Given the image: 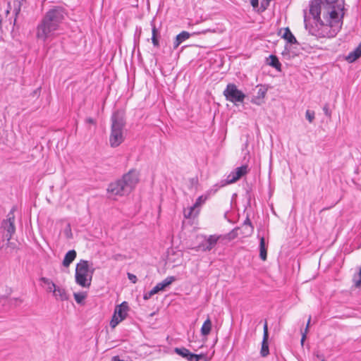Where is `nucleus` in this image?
Masks as SVG:
<instances>
[{
    "mask_svg": "<svg viewBox=\"0 0 361 361\" xmlns=\"http://www.w3.org/2000/svg\"><path fill=\"white\" fill-rule=\"evenodd\" d=\"M269 331L267 321L264 323L263 327V338L262 342V348L260 350V355L262 357H267L269 354Z\"/></svg>",
    "mask_w": 361,
    "mask_h": 361,
    "instance_id": "ddd939ff",
    "label": "nucleus"
},
{
    "mask_svg": "<svg viewBox=\"0 0 361 361\" xmlns=\"http://www.w3.org/2000/svg\"><path fill=\"white\" fill-rule=\"evenodd\" d=\"M40 281H42V283H44V284L47 285V286H51L53 287H55V283L49 279L48 278H46V277H41L40 278Z\"/></svg>",
    "mask_w": 361,
    "mask_h": 361,
    "instance_id": "2f4dec72",
    "label": "nucleus"
},
{
    "mask_svg": "<svg viewBox=\"0 0 361 361\" xmlns=\"http://www.w3.org/2000/svg\"><path fill=\"white\" fill-rule=\"evenodd\" d=\"M139 181V173L135 169H131L122 178L109 185L107 191L114 195L123 196L129 194Z\"/></svg>",
    "mask_w": 361,
    "mask_h": 361,
    "instance_id": "f03ea898",
    "label": "nucleus"
},
{
    "mask_svg": "<svg viewBox=\"0 0 361 361\" xmlns=\"http://www.w3.org/2000/svg\"><path fill=\"white\" fill-rule=\"evenodd\" d=\"M90 272L89 262L87 260L81 259L75 267V282L79 286L84 288H89L91 285V281L94 269L90 271V279H87L88 273Z\"/></svg>",
    "mask_w": 361,
    "mask_h": 361,
    "instance_id": "39448f33",
    "label": "nucleus"
},
{
    "mask_svg": "<svg viewBox=\"0 0 361 361\" xmlns=\"http://www.w3.org/2000/svg\"><path fill=\"white\" fill-rule=\"evenodd\" d=\"M269 61L267 63L271 66V67L276 68L277 71H281V64L278 59V57L275 55H270L269 56Z\"/></svg>",
    "mask_w": 361,
    "mask_h": 361,
    "instance_id": "4be33fe9",
    "label": "nucleus"
},
{
    "mask_svg": "<svg viewBox=\"0 0 361 361\" xmlns=\"http://www.w3.org/2000/svg\"><path fill=\"white\" fill-rule=\"evenodd\" d=\"M259 257L263 261H265L267 257V252L264 237H262L259 240Z\"/></svg>",
    "mask_w": 361,
    "mask_h": 361,
    "instance_id": "5701e85b",
    "label": "nucleus"
},
{
    "mask_svg": "<svg viewBox=\"0 0 361 361\" xmlns=\"http://www.w3.org/2000/svg\"><path fill=\"white\" fill-rule=\"evenodd\" d=\"M111 133L109 144L111 147H118L125 140L123 129L126 126V118L123 111L117 110L111 116Z\"/></svg>",
    "mask_w": 361,
    "mask_h": 361,
    "instance_id": "7ed1b4c3",
    "label": "nucleus"
},
{
    "mask_svg": "<svg viewBox=\"0 0 361 361\" xmlns=\"http://www.w3.org/2000/svg\"><path fill=\"white\" fill-rule=\"evenodd\" d=\"M282 38L286 39L288 43L290 44H298L296 38L291 32L290 30L288 27H286L284 29L283 34L282 35Z\"/></svg>",
    "mask_w": 361,
    "mask_h": 361,
    "instance_id": "aec40b11",
    "label": "nucleus"
},
{
    "mask_svg": "<svg viewBox=\"0 0 361 361\" xmlns=\"http://www.w3.org/2000/svg\"><path fill=\"white\" fill-rule=\"evenodd\" d=\"M152 42L153 45L156 47H159V42L158 40L157 36V37H152Z\"/></svg>",
    "mask_w": 361,
    "mask_h": 361,
    "instance_id": "c9c22d12",
    "label": "nucleus"
},
{
    "mask_svg": "<svg viewBox=\"0 0 361 361\" xmlns=\"http://www.w3.org/2000/svg\"><path fill=\"white\" fill-rule=\"evenodd\" d=\"M77 253L75 250H69L63 258L62 264L65 267H68L70 264L75 260Z\"/></svg>",
    "mask_w": 361,
    "mask_h": 361,
    "instance_id": "a211bd4d",
    "label": "nucleus"
},
{
    "mask_svg": "<svg viewBox=\"0 0 361 361\" xmlns=\"http://www.w3.org/2000/svg\"><path fill=\"white\" fill-rule=\"evenodd\" d=\"M176 280V278L173 276L166 277L161 282L158 283L150 291L145 293L143 295V299L145 300H149L154 294L159 293L161 290H164Z\"/></svg>",
    "mask_w": 361,
    "mask_h": 361,
    "instance_id": "9b49d317",
    "label": "nucleus"
},
{
    "mask_svg": "<svg viewBox=\"0 0 361 361\" xmlns=\"http://www.w3.org/2000/svg\"><path fill=\"white\" fill-rule=\"evenodd\" d=\"M123 319H121L118 317L114 314L112 319L110 322V326L114 329Z\"/></svg>",
    "mask_w": 361,
    "mask_h": 361,
    "instance_id": "cd10ccee",
    "label": "nucleus"
},
{
    "mask_svg": "<svg viewBox=\"0 0 361 361\" xmlns=\"http://www.w3.org/2000/svg\"><path fill=\"white\" fill-rule=\"evenodd\" d=\"M186 360L188 361H197L196 354L190 353Z\"/></svg>",
    "mask_w": 361,
    "mask_h": 361,
    "instance_id": "f704fd0d",
    "label": "nucleus"
},
{
    "mask_svg": "<svg viewBox=\"0 0 361 361\" xmlns=\"http://www.w3.org/2000/svg\"><path fill=\"white\" fill-rule=\"evenodd\" d=\"M128 278L133 283H135L137 282V276L133 274L128 273Z\"/></svg>",
    "mask_w": 361,
    "mask_h": 361,
    "instance_id": "72a5a7b5",
    "label": "nucleus"
},
{
    "mask_svg": "<svg viewBox=\"0 0 361 361\" xmlns=\"http://www.w3.org/2000/svg\"><path fill=\"white\" fill-rule=\"evenodd\" d=\"M306 334H307V333H305V332H304V333L302 334V338H301V343H302V344L303 343L304 341H305V338H306Z\"/></svg>",
    "mask_w": 361,
    "mask_h": 361,
    "instance_id": "c03bdc74",
    "label": "nucleus"
},
{
    "mask_svg": "<svg viewBox=\"0 0 361 361\" xmlns=\"http://www.w3.org/2000/svg\"><path fill=\"white\" fill-rule=\"evenodd\" d=\"M25 1V0H15L14 1L13 12V13L15 14L16 16H17L20 13V9H21V6L23 5V3Z\"/></svg>",
    "mask_w": 361,
    "mask_h": 361,
    "instance_id": "a878e982",
    "label": "nucleus"
},
{
    "mask_svg": "<svg viewBox=\"0 0 361 361\" xmlns=\"http://www.w3.org/2000/svg\"><path fill=\"white\" fill-rule=\"evenodd\" d=\"M174 352L178 355L181 356L183 358L187 359L189 353H190L189 350L185 348H176L174 349Z\"/></svg>",
    "mask_w": 361,
    "mask_h": 361,
    "instance_id": "bb28decb",
    "label": "nucleus"
},
{
    "mask_svg": "<svg viewBox=\"0 0 361 361\" xmlns=\"http://www.w3.org/2000/svg\"><path fill=\"white\" fill-rule=\"evenodd\" d=\"M257 87H258L257 94L252 98L251 102L257 105H260L263 102V99L267 94V88L262 85H257Z\"/></svg>",
    "mask_w": 361,
    "mask_h": 361,
    "instance_id": "2eb2a0df",
    "label": "nucleus"
},
{
    "mask_svg": "<svg viewBox=\"0 0 361 361\" xmlns=\"http://www.w3.org/2000/svg\"><path fill=\"white\" fill-rule=\"evenodd\" d=\"M308 16L306 10H304V23L305 29L308 30L309 33L317 37H327L331 38L335 37L339 32V25H336L329 23H324L322 20L316 21L315 26L310 25L307 23Z\"/></svg>",
    "mask_w": 361,
    "mask_h": 361,
    "instance_id": "20e7f679",
    "label": "nucleus"
},
{
    "mask_svg": "<svg viewBox=\"0 0 361 361\" xmlns=\"http://www.w3.org/2000/svg\"><path fill=\"white\" fill-rule=\"evenodd\" d=\"M152 37H157L158 34V30L154 25L152 26Z\"/></svg>",
    "mask_w": 361,
    "mask_h": 361,
    "instance_id": "e433bc0d",
    "label": "nucleus"
},
{
    "mask_svg": "<svg viewBox=\"0 0 361 361\" xmlns=\"http://www.w3.org/2000/svg\"><path fill=\"white\" fill-rule=\"evenodd\" d=\"M85 122L87 123H90V124H94V125L96 124L95 120L94 118H90V117L87 118L86 120H85Z\"/></svg>",
    "mask_w": 361,
    "mask_h": 361,
    "instance_id": "ea45409f",
    "label": "nucleus"
},
{
    "mask_svg": "<svg viewBox=\"0 0 361 361\" xmlns=\"http://www.w3.org/2000/svg\"><path fill=\"white\" fill-rule=\"evenodd\" d=\"M206 200V197H203V196H200L195 201V203L189 208L188 212L187 213L185 211L184 212V215L185 218H190L192 216H195L198 214L199 211H195L196 208L201 206L202 204Z\"/></svg>",
    "mask_w": 361,
    "mask_h": 361,
    "instance_id": "4468645a",
    "label": "nucleus"
},
{
    "mask_svg": "<svg viewBox=\"0 0 361 361\" xmlns=\"http://www.w3.org/2000/svg\"><path fill=\"white\" fill-rule=\"evenodd\" d=\"M212 321L209 319V317H208V318L204 321V322L203 323V324L201 327V329H200L201 334L204 336H208L210 334V331L212 330Z\"/></svg>",
    "mask_w": 361,
    "mask_h": 361,
    "instance_id": "412c9836",
    "label": "nucleus"
},
{
    "mask_svg": "<svg viewBox=\"0 0 361 361\" xmlns=\"http://www.w3.org/2000/svg\"><path fill=\"white\" fill-rule=\"evenodd\" d=\"M361 56V52L355 48L353 51H350L346 56L345 59L349 63L355 61L357 59Z\"/></svg>",
    "mask_w": 361,
    "mask_h": 361,
    "instance_id": "b1692460",
    "label": "nucleus"
},
{
    "mask_svg": "<svg viewBox=\"0 0 361 361\" xmlns=\"http://www.w3.org/2000/svg\"><path fill=\"white\" fill-rule=\"evenodd\" d=\"M226 99L235 105L244 102L245 94L234 83H228L223 92Z\"/></svg>",
    "mask_w": 361,
    "mask_h": 361,
    "instance_id": "423d86ee",
    "label": "nucleus"
},
{
    "mask_svg": "<svg viewBox=\"0 0 361 361\" xmlns=\"http://www.w3.org/2000/svg\"><path fill=\"white\" fill-rule=\"evenodd\" d=\"M39 92H40V88H37L36 90H35L33 92V94H34V95H37V94H39Z\"/></svg>",
    "mask_w": 361,
    "mask_h": 361,
    "instance_id": "a18cd8bd",
    "label": "nucleus"
},
{
    "mask_svg": "<svg viewBox=\"0 0 361 361\" xmlns=\"http://www.w3.org/2000/svg\"><path fill=\"white\" fill-rule=\"evenodd\" d=\"M323 111H324V114L329 117V118H331V111L329 109V104L328 103H326L324 106H323Z\"/></svg>",
    "mask_w": 361,
    "mask_h": 361,
    "instance_id": "7c9ffc66",
    "label": "nucleus"
},
{
    "mask_svg": "<svg viewBox=\"0 0 361 361\" xmlns=\"http://www.w3.org/2000/svg\"><path fill=\"white\" fill-rule=\"evenodd\" d=\"M343 9L344 1L342 0L341 3H338L336 7L335 6H333L331 10L329 12H328L329 19L327 20V22H329V23H331L334 25L338 24L339 30H341L343 24L342 18L344 15Z\"/></svg>",
    "mask_w": 361,
    "mask_h": 361,
    "instance_id": "6e6552de",
    "label": "nucleus"
},
{
    "mask_svg": "<svg viewBox=\"0 0 361 361\" xmlns=\"http://www.w3.org/2000/svg\"><path fill=\"white\" fill-rule=\"evenodd\" d=\"M243 226H249L248 233H252L254 228L252 225L251 221L250 220V219L248 217H247L246 219L244 221Z\"/></svg>",
    "mask_w": 361,
    "mask_h": 361,
    "instance_id": "473e14b6",
    "label": "nucleus"
},
{
    "mask_svg": "<svg viewBox=\"0 0 361 361\" xmlns=\"http://www.w3.org/2000/svg\"><path fill=\"white\" fill-rule=\"evenodd\" d=\"M13 300L16 301H19L20 303H21L23 302V300L19 298H13Z\"/></svg>",
    "mask_w": 361,
    "mask_h": 361,
    "instance_id": "de8ad7c7",
    "label": "nucleus"
},
{
    "mask_svg": "<svg viewBox=\"0 0 361 361\" xmlns=\"http://www.w3.org/2000/svg\"><path fill=\"white\" fill-rule=\"evenodd\" d=\"M328 4H332L338 1V0H325Z\"/></svg>",
    "mask_w": 361,
    "mask_h": 361,
    "instance_id": "37998d69",
    "label": "nucleus"
},
{
    "mask_svg": "<svg viewBox=\"0 0 361 361\" xmlns=\"http://www.w3.org/2000/svg\"><path fill=\"white\" fill-rule=\"evenodd\" d=\"M207 32H215V30L207 29L199 32L198 34H206Z\"/></svg>",
    "mask_w": 361,
    "mask_h": 361,
    "instance_id": "a19ab883",
    "label": "nucleus"
},
{
    "mask_svg": "<svg viewBox=\"0 0 361 361\" xmlns=\"http://www.w3.org/2000/svg\"><path fill=\"white\" fill-rule=\"evenodd\" d=\"M53 289H54V287L51 286H48V288H47V290L49 291V292H52L53 293Z\"/></svg>",
    "mask_w": 361,
    "mask_h": 361,
    "instance_id": "49530a36",
    "label": "nucleus"
},
{
    "mask_svg": "<svg viewBox=\"0 0 361 361\" xmlns=\"http://www.w3.org/2000/svg\"><path fill=\"white\" fill-rule=\"evenodd\" d=\"M204 358L205 361H207V357H205L204 354H196V359H197V361H199L201 359H203Z\"/></svg>",
    "mask_w": 361,
    "mask_h": 361,
    "instance_id": "4c0bfd02",
    "label": "nucleus"
},
{
    "mask_svg": "<svg viewBox=\"0 0 361 361\" xmlns=\"http://www.w3.org/2000/svg\"><path fill=\"white\" fill-rule=\"evenodd\" d=\"M310 320H311V316H310V317H309V319H308V321H307V326H306V328H305V333H307V331H308V329H309V326H310Z\"/></svg>",
    "mask_w": 361,
    "mask_h": 361,
    "instance_id": "79ce46f5",
    "label": "nucleus"
},
{
    "mask_svg": "<svg viewBox=\"0 0 361 361\" xmlns=\"http://www.w3.org/2000/svg\"><path fill=\"white\" fill-rule=\"evenodd\" d=\"M204 241L200 243L197 246L193 247L192 249L195 251H202V252H209L211 251L217 244L218 241L220 240H223L225 238L222 235H203Z\"/></svg>",
    "mask_w": 361,
    "mask_h": 361,
    "instance_id": "0eeeda50",
    "label": "nucleus"
},
{
    "mask_svg": "<svg viewBox=\"0 0 361 361\" xmlns=\"http://www.w3.org/2000/svg\"><path fill=\"white\" fill-rule=\"evenodd\" d=\"M247 172L248 166L247 165H243L240 167H238L235 169V171L231 172L225 180L221 181V184L220 185H216L215 186L221 188L225 186L227 184L233 183L239 180L241 177L247 174Z\"/></svg>",
    "mask_w": 361,
    "mask_h": 361,
    "instance_id": "9d476101",
    "label": "nucleus"
},
{
    "mask_svg": "<svg viewBox=\"0 0 361 361\" xmlns=\"http://www.w3.org/2000/svg\"><path fill=\"white\" fill-rule=\"evenodd\" d=\"M322 361H325L324 360H322Z\"/></svg>",
    "mask_w": 361,
    "mask_h": 361,
    "instance_id": "8fccbe9b",
    "label": "nucleus"
},
{
    "mask_svg": "<svg viewBox=\"0 0 361 361\" xmlns=\"http://www.w3.org/2000/svg\"><path fill=\"white\" fill-rule=\"evenodd\" d=\"M67 15L66 9L62 6H53L42 18L36 28V37L46 42L48 39L55 35L60 25L65 20Z\"/></svg>",
    "mask_w": 361,
    "mask_h": 361,
    "instance_id": "f257e3e1",
    "label": "nucleus"
},
{
    "mask_svg": "<svg viewBox=\"0 0 361 361\" xmlns=\"http://www.w3.org/2000/svg\"><path fill=\"white\" fill-rule=\"evenodd\" d=\"M53 294L57 300L65 301L68 300V295L66 290L61 287L56 286V285L53 289Z\"/></svg>",
    "mask_w": 361,
    "mask_h": 361,
    "instance_id": "f3484780",
    "label": "nucleus"
},
{
    "mask_svg": "<svg viewBox=\"0 0 361 361\" xmlns=\"http://www.w3.org/2000/svg\"><path fill=\"white\" fill-rule=\"evenodd\" d=\"M306 118L310 123H312L314 119V112L307 110L305 113Z\"/></svg>",
    "mask_w": 361,
    "mask_h": 361,
    "instance_id": "c756f323",
    "label": "nucleus"
},
{
    "mask_svg": "<svg viewBox=\"0 0 361 361\" xmlns=\"http://www.w3.org/2000/svg\"><path fill=\"white\" fill-rule=\"evenodd\" d=\"M321 0H311L309 4V13L312 16L314 22L321 21Z\"/></svg>",
    "mask_w": 361,
    "mask_h": 361,
    "instance_id": "f8f14e48",
    "label": "nucleus"
},
{
    "mask_svg": "<svg viewBox=\"0 0 361 361\" xmlns=\"http://www.w3.org/2000/svg\"><path fill=\"white\" fill-rule=\"evenodd\" d=\"M353 281L356 288L361 286V267L357 268V272L354 274Z\"/></svg>",
    "mask_w": 361,
    "mask_h": 361,
    "instance_id": "393cba45",
    "label": "nucleus"
},
{
    "mask_svg": "<svg viewBox=\"0 0 361 361\" xmlns=\"http://www.w3.org/2000/svg\"><path fill=\"white\" fill-rule=\"evenodd\" d=\"M16 210V207H13L11 211L6 216V219L2 221L1 227L6 231L5 234V237L8 241H9L13 235L16 232L15 227V215L14 212Z\"/></svg>",
    "mask_w": 361,
    "mask_h": 361,
    "instance_id": "1a4fd4ad",
    "label": "nucleus"
},
{
    "mask_svg": "<svg viewBox=\"0 0 361 361\" xmlns=\"http://www.w3.org/2000/svg\"><path fill=\"white\" fill-rule=\"evenodd\" d=\"M190 36V34L186 31H182L176 37V39L173 42V49L178 48V47L185 40L188 39Z\"/></svg>",
    "mask_w": 361,
    "mask_h": 361,
    "instance_id": "6ab92c4d",
    "label": "nucleus"
},
{
    "mask_svg": "<svg viewBox=\"0 0 361 361\" xmlns=\"http://www.w3.org/2000/svg\"><path fill=\"white\" fill-rule=\"evenodd\" d=\"M267 1V3L269 4V1H271V0H266Z\"/></svg>",
    "mask_w": 361,
    "mask_h": 361,
    "instance_id": "09e8293b",
    "label": "nucleus"
},
{
    "mask_svg": "<svg viewBox=\"0 0 361 361\" xmlns=\"http://www.w3.org/2000/svg\"><path fill=\"white\" fill-rule=\"evenodd\" d=\"M73 295L78 303H81L86 297V294L84 293H75Z\"/></svg>",
    "mask_w": 361,
    "mask_h": 361,
    "instance_id": "c85d7f7f",
    "label": "nucleus"
},
{
    "mask_svg": "<svg viewBox=\"0 0 361 361\" xmlns=\"http://www.w3.org/2000/svg\"><path fill=\"white\" fill-rule=\"evenodd\" d=\"M250 4L253 8H257L259 5V0H250Z\"/></svg>",
    "mask_w": 361,
    "mask_h": 361,
    "instance_id": "58836bf2",
    "label": "nucleus"
},
{
    "mask_svg": "<svg viewBox=\"0 0 361 361\" xmlns=\"http://www.w3.org/2000/svg\"><path fill=\"white\" fill-rule=\"evenodd\" d=\"M128 310V305L127 302H123L121 305L116 307L114 314L118 317L121 319L123 320L127 317Z\"/></svg>",
    "mask_w": 361,
    "mask_h": 361,
    "instance_id": "dca6fc26",
    "label": "nucleus"
}]
</instances>
